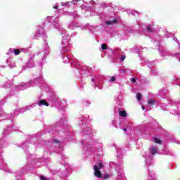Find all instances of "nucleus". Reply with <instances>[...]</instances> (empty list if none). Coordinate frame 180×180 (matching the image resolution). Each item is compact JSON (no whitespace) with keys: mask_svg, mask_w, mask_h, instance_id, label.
<instances>
[{"mask_svg":"<svg viewBox=\"0 0 180 180\" xmlns=\"http://www.w3.org/2000/svg\"><path fill=\"white\" fill-rule=\"evenodd\" d=\"M146 30L147 31L149 32V33H153V30L151 29V27L150 26H148L146 27Z\"/></svg>","mask_w":180,"mask_h":180,"instance_id":"nucleus-11","label":"nucleus"},{"mask_svg":"<svg viewBox=\"0 0 180 180\" xmlns=\"http://www.w3.org/2000/svg\"><path fill=\"white\" fill-rule=\"evenodd\" d=\"M101 49L102 50H108V45H106V44H103L101 45Z\"/></svg>","mask_w":180,"mask_h":180,"instance_id":"nucleus-7","label":"nucleus"},{"mask_svg":"<svg viewBox=\"0 0 180 180\" xmlns=\"http://www.w3.org/2000/svg\"><path fill=\"white\" fill-rule=\"evenodd\" d=\"M99 169H99L98 165H96L94 166V176H96V178H102V173Z\"/></svg>","mask_w":180,"mask_h":180,"instance_id":"nucleus-1","label":"nucleus"},{"mask_svg":"<svg viewBox=\"0 0 180 180\" xmlns=\"http://www.w3.org/2000/svg\"><path fill=\"white\" fill-rule=\"evenodd\" d=\"M123 131H127V129L124 128V129H123Z\"/></svg>","mask_w":180,"mask_h":180,"instance_id":"nucleus-21","label":"nucleus"},{"mask_svg":"<svg viewBox=\"0 0 180 180\" xmlns=\"http://www.w3.org/2000/svg\"><path fill=\"white\" fill-rule=\"evenodd\" d=\"M120 115L122 116V117H127V113L126 112V110L120 111Z\"/></svg>","mask_w":180,"mask_h":180,"instance_id":"nucleus-4","label":"nucleus"},{"mask_svg":"<svg viewBox=\"0 0 180 180\" xmlns=\"http://www.w3.org/2000/svg\"><path fill=\"white\" fill-rule=\"evenodd\" d=\"M151 153L153 155H155L157 153L158 149L155 147H152L150 149Z\"/></svg>","mask_w":180,"mask_h":180,"instance_id":"nucleus-5","label":"nucleus"},{"mask_svg":"<svg viewBox=\"0 0 180 180\" xmlns=\"http://www.w3.org/2000/svg\"><path fill=\"white\" fill-rule=\"evenodd\" d=\"M132 82H136V78L133 77V78H131Z\"/></svg>","mask_w":180,"mask_h":180,"instance_id":"nucleus-19","label":"nucleus"},{"mask_svg":"<svg viewBox=\"0 0 180 180\" xmlns=\"http://www.w3.org/2000/svg\"><path fill=\"white\" fill-rule=\"evenodd\" d=\"M39 106H49V103H47V101L46 100H41L39 103H38Z\"/></svg>","mask_w":180,"mask_h":180,"instance_id":"nucleus-3","label":"nucleus"},{"mask_svg":"<svg viewBox=\"0 0 180 180\" xmlns=\"http://www.w3.org/2000/svg\"><path fill=\"white\" fill-rule=\"evenodd\" d=\"M103 179H109V174H105L103 176Z\"/></svg>","mask_w":180,"mask_h":180,"instance_id":"nucleus-13","label":"nucleus"},{"mask_svg":"<svg viewBox=\"0 0 180 180\" xmlns=\"http://www.w3.org/2000/svg\"><path fill=\"white\" fill-rule=\"evenodd\" d=\"M115 81H116V77H115V76H112L111 77V82H115Z\"/></svg>","mask_w":180,"mask_h":180,"instance_id":"nucleus-16","label":"nucleus"},{"mask_svg":"<svg viewBox=\"0 0 180 180\" xmlns=\"http://www.w3.org/2000/svg\"><path fill=\"white\" fill-rule=\"evenodd\" d=\"M116 24H117V20L116 19L105 22V25H108V26H110L112 25H116Z\"/></svg>","mask_w":180,"mask_h":180,"instance_id":"nucleus-2","label":"nucleus"},{"mask_svg":"<svg viewBox=\"0 0 180 180\" xmlns=\"http://www.w3.org/2000/svg\"><path fill=\"white\" fill-rule=\"evenodd\" d=\"M46 20L49 22V23H51V17H47Z\"/></svg>","mask_w":180,"mask_h":180,"instance_id":"nucleus-17","label":"nucleus"},{"mask_svg":"<svg viewBox=\"0 0 180 180\" xmlns=\"http://www.w3.org/2000/svg\"><path fill=\"white\" fill-rule=\"evenodd\" d=\"M81 0H72V4L73 5H77V2H80Z\"/></svg>","mask_w":180,"mask_h":180,"instance_id":"nucleus-12","label":"nucleus"},{"mask_svg":"<svg viewBox=\"0 0 180 180\" xmlns=\"http://www.w3.org/2000/svg\"><path fill=\"white\" fill-rule=\"evenodd\" d=\"M142 110H146V107H144V105H142Z\"/></svg>","mask_w":180,"mask_h":180,"instance_id":"nucleus-20","label":"nucleus"},{"mask_svg":"<svg viewBox=\"0 0 180 180\" xmlns=\"http://www.w3.org/2000/svg\"><path fill=\"white\" fill-rule=\"evenodd\" d=\"M148 102L149 105H155V101H154L153 99H150V100H148Z\"/></svg>","mask_w":180,"mask_h":180,"instance_id":"nucleus-9","label":"nucleus"},{"mask_svg":"<svg viewBox=\"0 0 180 180\" xmlns=\"http://www.w3.org/2000/svg\"><path fill=\"white\" fill-rule=\"evenodd\" d=\"M154 140L156 144H161V140L158 139V138H154Z\"/></svg>","mask_w":180,"mask_h":180,"instance_id":"nucleus-10","label":"nucleus"},{"mask_svg":"<svg viewBox=\"0 0 180 180\" xmlns=\"http://www.w3.org/2000/svg\"><path fill=\"white\" fill-rule=\"evenodd\" d=\"M14 54H15V56H19V54H20V50L14 49Z\"/></svg>","mask_w":180,"mask_h":180,"instance_id":"nucleus-6","label":"nucleus"},{"mask_svg":"<svg viewBox=\"0 0 180 180\" xmlns=\"http://www.w3.org/2000/svg\"><path fill=\"white\" fill-rule=\"evenodd\" d=\"M98 168H99V169H102V168H103V164L99 163L98 164Z\"/></svg>","mask_w":180,"mask_h":180,"instance_id":"nucleus-14","label":"nucleus"},{"mask_svg":"<svg viewBox=\"0 0 180 180\" xmlns=\"http://www.w3.org/2000/svg\"><path fill=\"white\" fill-rule=\"evenodd\" d=\"M53 8L54 9H58V5L53 6Z\"/></svg>","mask_w":180,"mask_h":180,"instance_id":"nucleus-18","label":"nucleus"},{"mask_svg":"<svg viewBox=\"0 0 180 180\" xmlns=\"http://www.w3.org/2000/svg\"><path fill=\"white\" fill-rule=\"evenodd\" d=\"M142 95H141V94H140V93H138L137 94H136V98L138 99V101H141V98H142Z\"/></svg>","mask_w":180,"mask_h":180,"instance_id":"nucleus-8","label":"nucleus"},{"mask_svg":"<svg viewBox=\"0 0 180 180\" xmlns=\"http://www.w3.org/2000/svg\"><path fill=\"white\" fill-rule=\"evenodd\" d=\"M125 59H126V56L125 55H122L121 60L124 61Z\"/></svg>","mask_w":180,"mask_h":180,"instance_id":"nucleus-15","label":"nucleus"},{"mask_svg":"<svg viewBox=\"0 0 180 180\" xmlns=\"http://www.w3.org/2000/svg\"><path fill=\"white\" fill-rule=\"evenodd\" d=\"M39 34H41V33L40 32V31H39Z\"/></svg>","mask_w":180,"mask_h":180,"instance_id":"nucleus-22","label":"nucleus"}]
</instances>
